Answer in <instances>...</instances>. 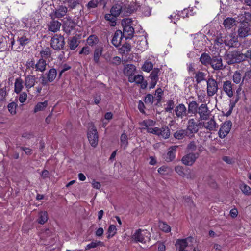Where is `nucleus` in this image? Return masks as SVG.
<instances>
[{
	"mask_svg": "<svg viewBox=\"0 0 251 251\" xmlns=\"http://www.w3.org/2000/svg\"><path fill=\"white\" fill-rule=\"evenodd\" d=\"M225 59L228 65H232L245 61V56L240 51L234 50L227 52Z\"/></svg>",
	"mask_w": 251,
	"mask_h": 251,
	"instance_id": "1",
	"label": "nucleus"
},
{
	"mask_svg": "<svg viewBox=\"0 0 251 251\" xmlns=\"http://www.w3.org/2000/svg\"><path fill=\"white\" fill-rule=\"evenodd\" d=\"M65 39L63 36L60 34H55L50 41L51 47L55 50H60L64 49Z\"/></svg>",
	"mask_w": 251,
	"mask_h": 251,
	"instance_id": "2",
	"label": "nucleus"
},
{
	"mask_svg": "<svg viewBox=\"0 0 251 251\" xmlns=\"http://www.w3.org/2000/svg\"><path fill=\"white\" fill-rule=\"evenodd\" d=\"M132 238L136 242L146 243L150 240V233L147 230L139 229L134 233Z\"/></svg>",
	"mask_w": 251,
	"mask_h": 251,
	"instance_id": "3",
	"label": "nucleus"
},
{
	"mask_svg": "<svg viewBox=\"0 0 251 251\" xmlns=\"http://www.w3.org/2000/svg\"><path fill=\"white\" fill-rule=\"evenodd\" d=\"M207 95L208 97H212L216 94L218 90V83L212 77H209L206 80Z\"/></svg>",
	"mask_w": 251,
	"mask_h": 251,
	"instance_id": "4",
	"label": "nucleus"
},
{
	"mask_svg": "<svg viewBox=\"0 0 251 251\" xmlns=\"http://www.w3.org/2000/svg\"><path fill=\"white\" fill-rule=\"evenodd\" d=\"M193 240L194 238L191 236L185 239H178L175 244L176 248L179 251H189L185 249L192 245Z\"/></svg>",
	"mask_w": 251,
	"mask_h": 251,
	"instance_id": "5",
	"label": "nucleus"
},
{
	"mask_svg": "<svg viewBox=\"0 0 251 251\" xmlns=\"http://www.w3.org/2000/svg\"><path fill=\"white\" fill-rule=\"evenodd\" d=\"M211 112L206 104H201L199 108L197 114L199 115V121H206L211 116Z\"/></svg>",
	"mask_w": 251,
	"mask_h": 251,
	"instance_id": "6",
	"label": "nucleus"
},
{
	"mask_svg": "<svg viewBox=\"0 0 251 251\" xmlns=\"http://www.w3.org/2000/svg\"><path fill=\"white\" fill-rule=\"evenodd\" d=\"M87 137L91 145L93 147H96L99 141L98 133L96 127L93 126L89 128L87 133Z\"/></svg>",
	"mask_w": 251,
	"mask_h": 251,
	"instance_id": "7",
	"label": "nucleus"
},
{
	"mask_svg": "<svg viewBox=\"0 0 251 251\" xmlns=\"http://www.w3.org/2000/svg\"><path fill=\"white\" fill-rule=\"evenodd\" d=\"M251 32V27L248 22H243L239 24L238 30V36L240 38L248 36Z\"/></svg>",
	"mask_w": 251,
	"mask_h": 251,
	"instance_id": "8",
	"label": "nucleus"
},
{
	"mask_svg": "<svg viewBox=\"0 0 251 251\" xmlns=\"http://www.w3.org/2000/svg\"><path fill=\"white\" fill-rule=\"evenodd\" d=\"M14 43L15 41L12 37L11 38L8 36H2L0 37V44H1V46H0V51L6 50L7 49L9 50L10 48H11V49L12 50Z\"/></svg>",
	"mask_w": 251,
	"mask_h": 251,
	"instance_id": "9",
	"label": "nucleus"
},
{
	"mask_svg": "<svg viewBox=\"0 0 251 251\" xmlns=\"http://www.w3.org/2000/svg\"><path fill=\"white\" fill-rule=\"evenodd\" d=\"M210 65L214 70L216 71L223 70L225 68L223 64V60L220 55L213 56Z\"/></svg>",
	"mask_w": 251,
	"mask_h": 251,
	"instance_id": "10",
	"label": "nucleus"
},
{
	"mask_svg": "<svg viewBox=\"0 0 251 251\" xmlns=\"http://www.w3.org/2000/svg\"><path fill=\"white\" fill-rule=\"evenodd\" d=\"M199 156V153H189L182 158L181 161L185 165L192 166Z\"/></svg>",
	"mask_w": 251,
	"mask_h": 251,
	"instance_id": "11",
	"label": "nucleus"
},
{
	"mask_svg": "<svg viewBox=\"0 0 251 251\" xmlns=\"http://www.w3.org/2000/svg\"><path fill=\"white\" fill-rule=\"evenodd\" d=\"M232 122L231 121H225L220 128L218 134L220 138H224L229 132L231 126Z\"/></svg>",
	"mask_w": 251,
	"mask_h": 251,
	"instance_id": "12",
	"label": "nucleus"
},
{
	"mask_svg": "<svg viewBox=\"0 0 251 251\" xmlns=\"http://www.w3.org/2000/svg\"><path fill=\"white\" fill-rule=\"evenodd\" d=\"M186 130L189 134L190 138L193 137L194 134L198 132L199 127H197V123L194 119L188 120Z\"/></svg>",
	"mask_w": 251,
	"mask_h": 251,
	"instance_id": "13",
	"label": "nucleus"
},
{
	"mask_svg": "<svg viewBox=\"0 0 251 251\" xmlns=\"http://www.w3.org/2000/svg\"><path fill=\"white\" fill-rule=\"evenodd\" d=\"M236 95L235 97V100L233 102L230 100V103L229 104V109L226 114V116H229L232 113L233 108L235 106L236 104L238 102L239 100L241 99V95L243 94L244 96L245 95L244 94V91H241V88L239 87L236 92Z\"/></svg>",
	"mask_w": 251,
	"mask_h": 251,
	"instance_id": "14",
	"label": "nucleus"
},
{
	"mask_svg": "<svg viewBox=\"0 0 251 251\" xmlns=\"http://www.w3.org/2000/svg\"><path fill=\"white\" fill-rule=\"evenodd\" d=\"M175 112L177 117L181 119L188 115L186 107L182 103L179 104L175 107Z\"/></svg>",
	"mask_w": 251,
	"mask_h": 251,
	"instance_id": "15",
	"label": "nucleus"
},
{
	"mask_svg": "<svg viewBox=\"0 0 251 251\" xmlns=\"http://www.w3.org/2000/svg\"><path fill=\"white\" fill-rule=\"evenodd\" d=\"M177 148V146H172L168 149V152L165 155L164 157L166 162H171L175 159L176 150Z\"/></svg>",
	"mask_w": 251,
	"mask_h": 251,
	"instance_id": "16",
	"label": "nucleus"
},
{
	"mask_svg": "<svg viewBox=\"0 0 251 251\" xmlns=\"http://www.w3.org/2000/svg\"><path fill=\"white\" fill-rule=\"evenodd\" d=\"M233 86L234 84L230 81L226 80L223 82V91L230 98L233 96Z\"/></svg>",
	"mask_w": 251,
	"mask_h": 251,
	"instance_id": "17",
	"label": "nucleus"
},
{
	"mask_svg": "<svg viewBox=\"0 0 251 251\" xmlns=\"http://www.w3.org/2000/svg\"><path fill=\"white\" fill-rule=\"evenodd\" d=\"M207 122H204V128L210 131L217 130L218 125L214 120V116L209 118Z\"/></svg>",
	"mask_w": 251,
	"mask_h": 251,
	"instance_id": "18",
	"label": "nucleus"
},
{
	"mask_svg": "<svg viewBox=\"0 0 251 251\" xmlns=\"http://www.w3.org/2000/svg\"><path fill=\"white\" fill-rule=\"evenodd\" d=\"M134 33V28L130 25H126L123 27V32H122V35L125 38V39H131Z\"/></svg>",
	"mask_w": 251,
	"mask_h": 251,
	"instance_id": "19",
	"label": "nucleus"
},
{
	"mask_svg": "<svg viewBox=\"0 0 251 251\" xmlns=\"http://www.w3.org/2000/svg\"><path fill=\"white\" fill-rule=\"evenodd\" d=\"M123 37L122 31L120 30H116L111 40L112 44L116 47H118L121 44Z\"/></svg>",
	"mask_w": 251,
	"mask_h": 251,
	"instance_id": "20",
	"label": "nucleus"
},
{
	"mask_svg": "<svg viewBox=\"0 0 251 251\" xmlns=\"http://www.w3.org/2000/svg\"><path fill=\"white\" fill-rule=\"evenodd\" d=\"M103 47L101 46L97 47L94 50L93 54V61L97 65H100V57L102 55Z\"/></svg>",
	"mask_w": 251,
	"mask_h": 251,
	"instance_id": "21",
	"label": "nucleus"
},
{
	"mask_svg": "<svg viewBox=\"0 0 251 251\" xmlns=\"http://www.w3.org/2000/svg\"><path fill=\"white\" fill-rule=\"evenodd\" d=\"M37 78L35 75H27L25 76V85L26 88L29 89L33 87L36 81Z\"/></svg>",
	"mask_w": 251,
	"mask_h": 251,
	"instance_id": "22",
	"label": "nucleus"
},
{
	"mask_svg": "<svg viewBox=\"0 0 251 251\" xmlns=\"http://www.w3.org/2000/svg\"><path fill=\"white\" fill-rule=\"evenodd\" d=\"M67 11V8L66 6L59 5L58 8L54 11V16L57 18H62L66 14Z\"/></svg>",
	"mask_w": 251,
	"mask_h": 251,
	"instance_id": "23",
	"label": "nucleus"
},
{
	"mask_svg": "<svg viewBox=\"0 0 251 251\" xmlns=\"http://www.w3.org/2000/svg\"><path fill=\"white\" fill-rule=\"evenodd\" d=\"M237 38L231 35L226 36L224 37V44L229 47H234L236 45Z\"/></svg>",
	"mask_w": 251,
	"mask_h": 251,
	"instance_id": "24",
	"label": "nucleus"
},
{
	"mask_svg": "<svg viewBox=\"0 0 251 251\" xmlns=\"http://www.w3.org/2000/svg\"><path fill=\"white\" fill-rule=\"evenodd\" d=\"M199 106L196 101H190L188 104V113H191L196 115L197 114Z\"/></svg>",
	"mask_w": 251,
	"mask_h": 251,
	"instance_id": "25",
	"label": "nucleus"
},
{
	"mask_svg": "<svg viewBox=\"0 0 251 251\" xmlns=\"http://www.w3.org/2000/svg\"><path fill=\"white\" fill-rule=\"evenodd\" d=\"M79 41L76 36L71 37L68 41V45L71 50H75L79 45Z\"/></svg>",
	"mask_w": 251,
	"mask_h": 251,
	"instance_id": "26",
	"label": "nucleus"
},
{
	"mask_svg": "<svg viewBox=\"0 0 251 251\" xmlns=\"http://www.w3.org/2000/svg\"><path fill=\"white\" fill-rule=\"evenodd\" d=\"M170 135V129L168 126H162L161 128H159L158 136H161L164 139H168Z\"/></svg>",
	"mask_w": 251,
	"mask_h": 251,
	"instance_id": "27",
	"label": "nucleus"
},
{
	"mask_svg": "<svg viewBox=\"0 0 251 251\" xmlns=\"http://www.w3.org/2000/svg\"><path fill=\"white\" fill-rule=\"evenodd\" d=\"M211 59L212 57L208 53L204 52L201 54L200 61L202 65L207 66L210 65Z\"/></svg>",
	"mask_w": 251,
	"mask_h": 251,
	"instance_id": "28",
	"label": "nucleus"
},
{
	"mask_svg": "<svg viewBox=\"0 0 251 251\" xmlns=\"http://www.w3.org/2000/svg\"><path fill=\"white\" fill-rule=\"evenodd\" d=\"M46 61L43 58H40L36 63V71L44 72L46 70Z\"/></svg>",
	"mask_w": 251,
	"mask_h": 251,
	"instance_id": "29",
	"label": "nucleus"
},
{
	"mask_svg": "<svg viewBox=\"0 0 251 251\" xmlns=\"http://www.w3.org/2000/svg\"><path fill=\"white\" fill-rule=\"evenodd\" d=\"M136 70V68L134 65L132 64H127L125 66L123 72L124 74L126 75H131L134 74L135 71Z\"/></svg>",
	"mask_w": 251,
	"mask_h": 251,
	"instance_id": "30",
	"label": "nucleus"
},
{
	"mask_svg": "<svg viewBox=\"0 0 251 251\" xmlns=\"http://www.w3.org/2000/svg\"><path fill=\"white\" fill-rule=\"evenodd\" d=\"M174 136L176 139L181 140L184 138L186 136L189 137V135L185 129L177 130L174 133Z\"/></svg>",
	"mask_w": 251,
	"mask_h": 251,
	"instance_id": "31",
	"label": "nucleus"
},
{
	"mask_svg": "<svg viewBox=\"0 0 251 251\" xmlns=\"http://www.w3.org/2000/svg\"><path fill=\"white\" fill-rule=\"evenodd\" d=\"M203 39H204V37L203 36H200L195 38L193 42L195 48H197V50L202 48L204 46Z\"/></svg>",
	"mask_w": 251,
	"mask_h": 251,
	"instance_id": "32",
	"label": "nucleus"
},
{
	"mask_svg": "<svg viewBox=\"0 0 251 251\" xmlns=\"http://www.w3.org/2000/svg\"><path fill=\"white\" fill-rule=\"evenodd\" d=\"M61 25V24L59 22L53 21L50 22L49 26V29L52 32H55L59 30Z\"/></svg>",
	"mask_w": 251,
	"mask_h": 251,
	"instance_id": "33",
	"label": "nucleus"
},
{
	"mask_svg": "<svg viewBox=\"0 0 251 251\" xmlns=\"http://www.w3.org/2000/svg\"><path fill=\"white\" fill-rule=\"evenodd\" d=\"M57 75V71L55 69H50L47 74V78L49 82H52L55 79Z\"/></svg>",
	"mask_w": 251,
	"mask_h": 251,
	"instance_id": "34",
	"label": "nucleus"
},
{
	"mask_svg": "<svg viewBox=\"0 0 251 251\" xmlns=\"http://www.w3.org/2000/svg\"><path fill=\"white\" fill-rule=\"evenodd\" d=\"M23 88V80L21 78H16L14 83V92L19 94Z\"/></svg>",
	"mask_w": 251,
	"mask_h": 251,
	"instance_id": "35",
	"label": "nucleus"
},
{
	"mask_svg": "<svg viewBox=\"0 0 251 251\" xmlns=\"http://www.w3.org/2000/svg\"><path fill=\"white\" fill-rule=\"evenodd\" d=\"M48 219V213L46 211H41L39 213L38 222L41 225L44 224Z\"/></svg>",
	"mask_w": 251,
	"mask_h": 251,
	"instance_id": "36",
	"label": "nucleus"
},
{
	"mask_svg": "<svg viewBox=\"0 0 251 251\" xmlns=\"http://www.w3.org/2000/svg\"><path fill=\"white\" fill-rule=\"evenodd\" d=\"M206 74L201 71H198L196 73L195 76L196 81L197 84L200 83L201 81L205 80V76Z\"/></svg>",
	"mask_w": 251,
	"mask_h": 251,
	"instance_id": "37",
	"label": "nucleus"
},
{
	"mask_svg": "<svg viewBox=\"0 0 251 251\" xmlns=\"http://www.w3.org/2000/svg\"><path fill=\"white\" fill-rule=\"evenodd\" d=\"M235 23V20L232 18H227L223 23L224 25L226 28L230 29L232 27Z\"/></svg>",
	"mask_w": 251,
	"mask_h": 251,
	"instance_id": "38",
	"label": "nucleus"
},
{
	"mask_svg": "<svg viewBox=\"0 0 251 251\" xmlns=\"http://www.w3.org/2000/svg\"><path fill=\"white\" fill-rule=\"evenodd\" d=\"M122 9V6L120 5L115 4L111 8L110 12L113 15L117 17L120 14Z\"/></svg>",
	"mask_w": 251,
	"mask_h": 251,
	"instance_id": "39",
	"label": "nucleus"
},
{
	"mask_svg": "<svg viewBox=\"0 0 251 251\" xmlns=\"http://www.w3.org/2000/svg\"><path fill=\"white\" fill-rule=\"evenodd\" d=\"M40 54L41 57V58H47L50 56L51 54V51L49 47H46L40 51Z\"/></svg>",
	"mask_w": 251,
	"mask_h": 251,
	"instance_id": "40",
	"label": "nucleus"
},
{
	"mask_svg": "<svg viewBox=\"0 0 251 251\" xmlns=\"http://www.w3.org/2000/svg\"><path fill=\"white\" fill-rule=\"evenodd\" d=\"M116 230L117 229L115 225H110L108 228L107 238L110 239L112 237L116 234Z\"/></svg>",
	"mask_w": 251,
	"mask_h": 251,
	"instance_id": "41",
	"label": "nucleus"
},
{
	"mask_svg": "<svg viewBox=\"0 0 251 251\" xmlns=\"http://www.w3.org/2000/svg\"><path fill=\"white\" fill-rule=\"evenodd\" d=\"M99 246H103V243L101 241H96L95 242H92L86 246L85 250H88L92 248H96Z\"/></svg>",
	"mask_w": 251,
	"mask_h": 251,
	"instance_id": "42",
	"label": "nucleus"
},
{
	"mask_svg": "<svg viewBox=\"0 0 251 251\" xmlns=\"http://www.w3.org/2000/svg\"><path fill=\"white\" fill-rule=\"evenodd\" d=\"M99 41V38L95 35H91L87 39L88 44L91 46L97 44Z\"/></svg>",
	"mask_w": 251,
	"mask_h": 251,
	"instance_id": "43",
	"label": "nucleus"
},
{
	"mask_svg": "<svg viewBox=\"0 0 251 251\" xmlns=\"http://www.w3.org/2000/svg\"><path fill=\"white\" fill-rule=\"evenodd\" d=\"M131 47L129 43H126L123 44L122 47L120 49V52L121 53L126 54L128 53L131 51Z\"/></svg>",
	"mask_w": 251,
	"mask_h": 251,
	"instance_id": "44",
	"label": "nucleus"
},
{
	"mask_svg": "<svg viewBox=\"0 0 251 251\" xmlns=\"http://www.w3.org/2000/svg\"><path fill=\"white\" fill-rule=\"evenodd\" d=\"M48 106V101L47 100L44 101L43 102H39L37 104L34 108V112H37L39 111L43 110Z\"/></svg>",
	"mask_w": 251,
	"mask_h": 251,
	"instance_id": "45",
	"label": "nucleus"
},
{
	"mask_svg": "<svg viewBox=\"0 0 251 251\" xmlns=\"http://www.w3.org/2000/svg\"><path fill=\"white\" fill-rule=\"evenodd\" d=\"M17 106L18 105L15 102H12L8 104L7 108L11 115H14L16 114Z\"/></svg>",
	"mask_w": 251,
	"mask_h": 251,
	"instance_id": "46",
	"label": "nucleus"
},
{
	"mask_svg": "<svg viewBox=\"0 0 251 251\" xmlns=\"http://www.w3.org/2000/svg\"><path fill=\"white\" fill-rule=\"evenodd\" d=\"M120 142L121 147H123L124 149H126L127 147L128 144V138L126 134H122L120 137Z\"/></svg>",
	"mask_w": 251,
	"mask_h": 251,
	"instance_id": "47",
	"label": "nucleus"
},
{
	"mask_svg": "<svg viewBox=\"0 0 251 251\" xmlns=\"http://www.w3.org/2000/svg\"><path fill=\"white\" fill-rule=\"evenodd\" d=\"M104 18L106 20L110 21L111 22V25L114 26L116 24V17L113 15V14H106L105 15Z\"/></svg>",
	"mask_w": 251,
	"mask_h": 251,
	"instance_id": "48",
	"label": "nucleus"
},
{
	"mask_svg": "<svg viewBox=\"0 0 251 251\" xmlns=\"http://www.w3.org/2000/svg\"><path fill=\"white\" fill-rule=\"evenodd\" d=\"M159 69L158 68H154L151 73L149 77L151 80H158V74L159 72Z\"/></svg>",
	"mask_w": 251,
	"mask_h": 251,
	"instance_id": "49",
	"label": "nucleus"
},
{
	"mask_svg": "<svg viewBox=\"0 0 251 251\" xmlns=\"http://www.w3.org/2000/svg\"><path fill=\"white\" fill-rule=\"evenodd\" d=\"M240 188L242 192L246 195H250L251 194V188L245 184L240 185Z\"/></svg>",
	"mask_w": 251,
	"mask_h": 251,
	"instance_id": "50",
	"label": "nucleus"
},
{
	"mask_svg": "<svg viewBox=\"0 0 251 251\" xmlns=\"http://www.w3.org/2000/svg\"><path fill=\"white\" fill-rule=\"evenodd\" d=\"M155 97H153V95L151 94H149L145 97L144 102L146 104L151 105L153 103V100H155Z\"/></svg>",
	"mask_w": 251,
	"mask_h": 251,
	"instance_id": "51",
	"label": "nucleus"
},
{
	"mask_svg": "<svg viewBox=\"0 0 251 251\" xmlns=\"http://www.w3.org/2000/svg\"><path fill=\"white\" fill-rule=\"evenodd\" d=\"M153 64L150 61H148V60L146 61L143 65L142 68L144 71H146L147 72H149L152 69Z\"/></svg>",
	"mask_w": 251,
	"mask_h": 251,
	"instance_id": "52",
	"label": "nucleus"
},
{
	"mask_svg": "<svg viewBox=\"0 0 251 251\" xmlns=\"http://www.w3.org/2000/svg\"><path fill=\"white\" fill-rule=\"evenodd\" d=\"M167 107L165 108V111L166 112L171 113L172 110L175 106L174 101L172 100H169L167 102Z\"/></svg>",
	"mask_w": 251,
	"mask_h": 251,
	"instance_id": "53",
	"label": "nucleus"
},
{
	"mask_svg": "<svg viewBox=\"0 0 251 251\" xmlns=\"http://www.w3.org/2000/svg\"><path fill=\"white\" fill-rule=\"evenodd\" d=\"M163 93V92L160 88H159L156 90L155 95H156V97H155V100H156L157 103L160 102Z\"/></svg>",
	"mask_w": 251,
	"mask_h": 251,
	"instance_id": "54",
	"label": "nucleus"
},
{
	"mask_svg": "<svg viewBox=\"0 0 251 251\" xmlns=\"http://www.w3.org/2000/svg\"><path fill=\"white\" fill-rule=\"evenodd\" d=\"M139 5L136 2H132L128 6V11L129 13H132L137 11Z\"/></svg>",
	"mask_w": 251,
	"mask_h": 251,
	"instance_id": "55",
	"label": "nucleus"
},
{
	"mask_svg": "<svg viewBox=\"0 0 251 251\" xmlns=\"http://www.w3.org/2000/svg\"><path fill=\"white\" fill-rule=\"evenodd\" d=\"M159 227L162 231L165 232H169L171 231V227L165 222H159Z\"/></svg>",
	"mask_w": 251,
	"mask_h": 251,
	"instance_id": "56",
	"label": "nucleus"
},
{
	"mask_svg": "<svg viewBox=\"0 0 251 251\" xmlns=\"http://www.w3.org/2000/svg\"><path fill=\"white\" fill-rule=\"evenodd\" d=\"M121 62V59L120 57L118 56H115L111 58L109 63L113 66H118L120 64Z\"/></svg>",
	"mask_w": 251,
	"mask_h": 251,
	"instance_id": "57",
	"label": "nucleus"
},
{
	"mask_svg": "<svg viewBox=\"0 0 251 251\" xmlns=\"http://www.w3.org/2000/svg\"><path fill=\"white\" fill-rule=\"evenodd\" d=\"M242 75L240 72L236 71L233 76V79L235 83L238 84L241 81Z\"/></svg>",
	"mask_w": 251,
	"mask_h": 251,
	"instance_id": "58",
	"label": "nucleus"
},
{
	"mask_svg": "<svg viewBox=\"0 0 251 251\" xmlns=\"http://www.w3.org/2000/svg\"><path fill=\"white\" fill-rule=\"evenodd\" d=\"M67 2L68 3L69 7L71 9L75 8L79 3L77 0H66Z\"/></svg>",
	"mask_w": 251,
	"mask_h": 251,
	"instance_id": "59",
	"label": "nucleus"
},
{
	"mask_svg": "<svg viewBox=\"0 0 251 251\" xmlns=\"http://www.w3.org/2000/svg\"><path fill=\"white\" fill-rule=\"evenodd\" d=\"M18 41L19 42L20 45L24 46L29 42V39L26 36H22V37L18 38Z\"/></svg>",
	"mask_w": 251,
	"mask_h": 251,
	"instance_id": "60",
	"label": "nucleus"
},
{
	"mask_svg": "<svg viewBox=\"0 0 251 251\" xmlns=\"http://www.w3.org/2000/svg\"><path fill=\"white\" fill-rule=\"evenodd\" d=\"M7 95L6 87L0 89V101H3Z\"/></svg>",
	"mask_w": 251,
	"mask_h": 251,
	"instance_id": "61",
	"label": "nucleus"
},
{
	"mask_svg": "<svg viewBox=\"0 0 251 251\" xmlns=\"http://www.w3.org/2000/svg\"><path fill=\"white\" fill-rule=\"evenodd\" d=\"M35 60L33 58H31V59H28L26 63V67L27 69H30V68H35Z\"/></svg>",
	"mask_w": 251,
	"mask_h": 251,
	"instance_id": "62",
	"label": "nucleus"
},
{
	"mask_svg": "<svg viewBox=\"0 0 251 251\" xmlns=\"http://www.w3.org/2000/svg\"><path fill=\"white\" fill-rule=\"evenodd\" d=\"M214 43L218 46L221 45L224 43V37H223L221 34H219L215 40Z\"/></svg>",
	"mask_w": 251,
	"mask_h": 251,
	"instance_id": "63",
	"label": "nucleus"
},
{
	"mask_svg": "<svg viewBox=\"0 0 251 251\" xmlns=\"http://www.w3.org/2000/svg\"><path fill=\"white\" fill-rule=\"evenodd\" d=\"M99 1L97 0H91L88 2L87 5L88 9H90L92 8H96L98 6Z\"/></svg>",
	"mask_w": 251,
	"mask_h": 251,
	"instance_id": "64",
	"label": "nucleus"
}]
</instances>
